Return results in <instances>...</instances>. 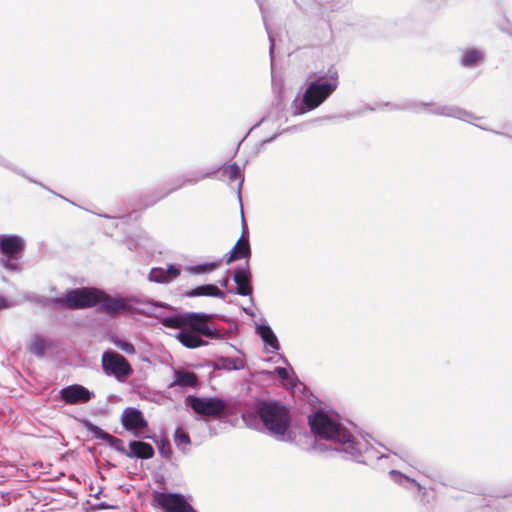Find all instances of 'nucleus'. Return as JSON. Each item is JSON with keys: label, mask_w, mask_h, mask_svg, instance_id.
<instances>
[{"label": "nucleus", "mask_w": 512, "mask_h": 512, "mask_svg": "<svg viewBox=\"0 0 512 512\" xmlns=\"http://www.w3.org/2000/svg\"><path fill=\"white\" fill-rule=\"evenodd\" d=\"M356 115H357V113H349L347 116H345V118H347V119H348V118H350V117H354V116H356Z\"/></svg>", "instance_id": "45"}, {"label": "nucleus", "mask_w": 512, "mask_h": 512, "mask_svg": "<svg viewBox=\"0 0 512 512\" xmlns=\"http://www.w3.org/2000/svg\"><path fill=\"white\" fill-rule=\"evenodd\" d=\"M389 476L394 483H396L400 486H403L407 489H415L418 492L423 491V496L426 494L425 489L420 485V483H418L415 479H412V478L406 476L405 474L401 473L400 471L390 470Z\"/></svg>", "instance_id": "24"}, {"label": "nucleus", "mask_w": 512, "mask_h": 512, "mask_svg": "<svg viewBox=\"0 0 512 512\" xmlns=\"http://www.w3.org/2000/svg\"><path fill=\"white\" fill-rule=\"evenodd\" d=\"M94 397L93 391L80 384L68 385L59 391V399L69 405L88 403Z\"/></svg>", "instance_id": "14"}, {"label": "nucleus", "mask_w": 512, "mask_h": 512, "mask_svg": "<svg viewBox=\"0 0 512 512\" xmlns=\"http://www.w3.org/2000/svg\"><path fill=\"white\" fill-rule=\"evenodd\" d=\"M112 342L115 346L121 349L126 354L132 355L135 354L136 350L134 345L131 342L121 340L119 338L112 339Z\"/></svg>", "instance_id": "33"}, {"label": "nucleus", "mask_w": 512, "mask_h": 512, "mask_svg": "<svg viewBox=\"0 0 512 512\" xmlns=\"http://www.w3.org/2000/svg\"><path fill=\"white\" fill-rule=\"evenodd\" d=\"M122 427L135 437L143 436V430H148V421L142 411L135 407H126L121 414Z\"/></svg>", "instance_id": "12"}, {"label": "nucleus", "mask_w": 512, "mask_h": 512, "mask_svg": "<svg viewBox=\"0 0 512 512\" xmlns=\"http://www.w3.org/2000/svg\"><path fill=\"white\" fill-rule=\"evenodd\" d=\"M508 136L512 137V134H508Z\"/></svg>", "instance_id": "49"}, {"label": "nucleus", "mask_w": 512, "mask_h": 512, "mask_svg": "<svg viewBox=\"0 0 512 512\" xmlns=\"http://www.w3.org/2000/svg\"><path fill=\"white\" fill-rule=\"evenodd\" d=\"M172 313L166 314L160 312L155 314L159 323L165 328L178 329L175 338L182 346L188 349H196L208 345L203 339H224L227 335L226 331H220L208 320L213 314L205 312H176L174 308Z\"/></svg>", "instance_id": "2"}, {"label": "nucleus", "mask_w": 512, "mask_h": 512, "mask_svg": "<svg viewBox=\"0 0 512 512\" xmlns=\"http://www.w3.org/2000/svg\"><path fill=\"white\" fill-rule=\"evenodd\" d=\"M296 130V127H290V128H287V129H284L283 131L281 132H278V133H275L272 137L270 138H267L265 140L262 141V145H266L268 143H271L272 141H274L279 135H281L282 133H285V132H291V131H295Z\"/></svg>", "instance_id": "35"}, {"label": "nucleus", "mask_w": 512, "mask_h": 512, "mask_svg": "<svg viewBox=\"0 0 512 512\" xmlns=\"http://www.w3.org/2000/svg\"><path fill=\"white\" fill-rule=\"evenodd\" d=\"M218 262H207L203 264L188 267L192 274H206L214 271L218 267Z\"/></svg>", "instance_id": "29"}, {"label": "nucleus", "mask_w": 512, "mask_h": 512, "mask_svg": "<svg viewBox=\"0 0 512 512\" xmlns=\"http://www.w3.org/2000/svg\"><path fill=\"white\" fill-rule=\"evenodd\" d=\"M255 332L270 352L274 353L280 350L281 346L279 340L267 322L256 324Z\"/></svg>", "instance_id": "18"}, {"label": "nucleus", "mask_w": 512, "mask_h": 512, "mask_svg": "<svg viewBox=\"0 0 512 512\" xmlns=\"http://www.w3.org/2000/svg\"><path fill=\"white\" fill-rule=\"evenodd\" d=\"M248 236V227H247V224L245 223V220H244V217L242 216V234L241 236Z\"/></svg>", "instance_id": "39"}, {"label": "nucleus", "mask_w": 512, "mask_h": 512, "mask_svg": "<svg viewBox=\"0 0 512 512\" xmlns=\"http://www.w3.org/2000/svg\"><path fill=\"white\" fill-rule=\"evenodd\" d=\"M180 273V266L176 264H170L166 269L153 267L148 274V280L157 284H168L175 280Z\"/></svg>", "instance_id": "16"}, {"label": "nucleus", "mask_w": 512, "mask_h": 512, "mask_svg": "<svg viewBox=\"0 0 512 512\" xmlns=\"http://www.w3.org/2000/svg\"><path fill=\"white\" fill-rule=\"evenodd\" d=\"M106 443L111 447L113 448L114 450H116L117 452L123 454L126 456V453H127V450L124 446V442L122 439L120 438H117V437H114V436H110L109 440L106 441Z\"/></svg>", "instance_id": "34"}, {"label": "nucleus", "mask_w": 512, "mask_h": 512, "mask_svg": "<svg viewBox=\"0 0 512 512\" xmlns=\"http://www.w3.org/2000/svg\"><path fill=\"white\" fill-rule=\"evenodd\" d=\"M510 495H512V488H511V489H509V490H508V491H506V492H503V493L499 494V495H498V497L506 498V497H508V496H510Z\"/></svg>", "instance_id": "42"}, {"label": "nucleus", "mask_w": 512, "mask_h": 512, "mask_svg": "<svg viewBox=\"0 0 512 512\" xmlns=\"http://www.w3.org/2000/svg\"><path fill=\"white\" fill-rule=\"evenodd\" d=\"M98 507L100 508H108L109 506L105 502H101L98 504Z\"/></svg>", "instance_id": "44"}, {"label": "nucleus", "mask_w": 512, "mask_h": 512, "mask_svg": "<svg viewBox=\"0 0 512 512\" xmlns=\"http://www.w3.org/2000/svg\"><path fill=\"white\" fill-rule=\"evenodd\" d=\"M150 304L155 307H164L161 303H150Z\"/></svg>", "instance_id": "46"}, {"label": "nucleus", "mask_w": 512, "mask_h": 512, "mask_svg": "<svg viewBox=\"0 0 512 512\" xmlns=\"http://www.w3.org/2000/svg\"><path fill=\"white\" fill-rule=\"evenodd\" d=\"M422 108L432 115L455 118L461 121L470 122L477 117L470 111H467L456 105H440L433 102L409 101L403 104L400 109L419 112Z\"/></svg>", "instance_id": "6"}, {"label": "nucleus", "mask_w": 512, "mask_h": 512, "mask_svg": "<svg viewBox=\"0 0 512 512\" xmlns=\"http://www.w3.org/2000/svg\"><path fill=\"white\" fill-rule=\"evenodd\" d=\"M211 367L214 370L237 371L244 369L245 364L239 357L220 356L211 363Z\"/></svg>", "instance_id": "23"}, {"label": "nucleus", "mask_w": 512, "mask_h": 512, "mask_svg": "<svg viewBox=\"0 0 512 512\" xmlns=\"http://www.w3.org/2000/svg\"><path fill=\"white\" fill-rule=\"evenodd\" d=\"M308 425L315 440H325L330 443V449L342 455V458L359 464L369 461L397 456L396 452L380 445L388 453H381L364 436L356 437L341 422L340 415L332 410H316L308 417Z\"/></svg>", "instance_id": "1"}, {"label": "nucleus", "mask_w": 512, "mask_h": 512, "mask_svg": "<svg viewBox=\"0 0 512 512\" xmlns=\"http://www.w3.org/2000/svg\"><path fill=\"white\" fill-rule=\"evenodd\" d=\"M218 172V169H213L211 171H204V170H194L189 171L182 175L179 178L174 179L171 184L172 186L161 196L158 197L157 200L162 199L163 197L167 196L168 194L186 186V185H195L198 182L212 177L215 173Z\"/></svg>", "instance_id": "15"}, {"label": "nucleus", "mask_w": 512, "mask_h": 512, "mask_svg": "<svg viewBox=\"0 0 512 512\" xmlns=\"http://www.w3.org/2000/svg\"><path fill=\"white\" fill-rule=\"evenodd\" d=\"M147 430H143V436L138 437L139 439H149L152 440L155 444H157L160 440L156 434H147Z\"/></svg>", "instance_id": "37"}, {"label": "nucleus", "mask_w": 512, "mask_h": 512, "mask_svg": "<svg viewBox=\"0 0 512 512\" xmlns=\"http://www.w3.org/2000/svg\"><path fill=\"white\" fill-rule=\"evenodd\" d=\"M154 502L164 512H197L181 493L155 492Z\"/></svg>", "instance_id": "11"}, {"label": "nucleus", "mask_w": 512, "mask_h": 512, "mask_svg": "<svg viewBox=\"0 0 512 512\" xmlns=\"http://www.w3.org/2000/svg\"><path fill=\"white\" fill-rule=\"evenodd\" d=\"M101 362L104 373L107 376H114L119 382L126 380L133 373L128 360L116 351L103 352Z\"/></svg>", "instance_id": "9"}, {"label": "nucleus", "mask_w": 512, "mask_h": 512, "mask_svg": "<svg viewBox=\"0 0 512 512\" xmlns=\"http://www.w3.org/2000/svg\"><path fill=\"white\" fill-rule=\"evenodd\" d=\"M217 169L218 171H221L223 177L228 178L230 181L239 180L237 194L239 201L241 202V189L244 183V173L239 165L237 163H232L230 165H222Z\"/></svg>", "instance_id": "22"}, {"label": "nucleus", "mask_w": 512, "mask_h": 512, "mask_svg": "<svg viewBox=\"0 0 512 512\" xmlns=\"http://www.w3.org/2000/svg\"><path fill=\"white\" fill-rule=\"evenodd\" d=\"M314 448H315V449H319L320 451H325V450H327V449H328V447H327L326 445H324V444H316V445L314 446Z\"/></svg>", "instance_id": "41"}, {"label": "nucleus", "mask_w": 512, "mask_h": 512, "mask_svg": "<svg viewBox=\"0 0 512 512\" xmlns=\"http://www.w3.org/2000/svg\"><path fill=\"white\" fill-rule=\"evenodd\" d=\"M159 454L165 458L170 459L172 457L173 451L171 447L170 440L167 437L160 438L159 442L156 444Z\"/></svg>", "instance_id": "30"}, {"label": "nucleus", "mask_w": 512, "mask_h": 512, "mask_svg": "<svg viewBox=\"0 0 512 512\" xmlns=\"http://www.w3.org/2000/svg\"><path fill=\"white\" fill-rule=\"evenodd\" d=\"M242 420L247 427L254 429L258 428L260 421L276 440L293 441L291 433H288L291 424L289 409L281 401L256 400L251 411L242 413Z\"/></svg>", "instance_id": "3"}, {"label": "nucleus", "mask_w": 512, "mask_h": 512, "mask_svg": "<svg viewBox=\"0 0 512 512\" xmlns=\"http://www.w3.org/2000/svg\"><path fill=\"white\" fill-rule=\"evenodd\" d=\"M30 182H34V183H38L37 181H35L34 179H31L29 178Z\"/></svg>", "instance_id": "47"}, {"label": "nucleus", "mask_w": 512, "mask_h": 512, "mask_svg": "<svg viewBox=\"0 0 512 512\" xmlns=\"http://www.w3.org/2000/svg\"><path fill=\"white\" fill-rule=\"evenodd\" d=\"M97 300L95 307L110 316L131 313L136 309L135 305L140 303V300L136 297H114L100 289H98Z\"/></svg>", "instance_id": "8"}, {"label": "nucleus", "mask_w": 512, "mask_h": 512, "mask_svg": "<svg viewBox=\"0 0 512 512\" xmlns=\"http://www.w3.org/2000/svg\"><path fill=\"white\" fill-rule=\"evenodd\" d=\"M185 296L188 298L193 297H215L222 300H225V293L220 290L215 284H203L199 285L185 293Z\"/></svg>", "instance_id": "21"}, {"label": "nucleus", "mask_w": 512, "mask_h": 512, "mask_svg": "<svg viewBox=\"0 0 512 512\" xmlns=\"http://www.w3.org/2000/svg\"><path fill=\"white\" fill-rule=\"evenodd\" d=\"M97 293V288H75L51 302L58 304V310L64 307L70 310L91 308L97 305Z\"/></svg>", "instance_id": "7"}, {"label": "nucleus", "mask_w": 512, "mask_h": 512, "mask_svg": "<svg viewBox=\"0 0 512 512\" xmlns=\"http://www.w3.org/2000/svg\"><path fill=\"white\" fill-rule=\"evenodd\" d=\"M174 442L181 452L187 453L188 449L186 446L191 443V439L187 432L182 430L180 427H177L174 431Z\"/></svg>", "instance_id": "27"}, {"label": "nucleus", "mask_w": 512, "mask_h": 512, "mask_svg": "<svg viewBox=\"0 0 512 512\" xmlns=\"http://www.w3.org/2000/svg\"><path fill=\"white\" fill-rule=\"evenodd\" d=\"M185 404L204 417H218L226 409V402L219 397L188 395L185 398Z\"/></svg>", "instance_id": "10"}, {"label": "nucleus", "mask_w": 512, "mask_h": 512, "mask_svg": "<svg viewBox=\"0 0 512 512\" xmlns=\"http://www.w3.org/2000/svg\"><path fill=\"white\" fill-rule=\"evenodd\" d=\"M274 372L278 375L282 380H287L289 378V372L285 367H275Z\"/></svg>", "instance_id": "36"}, {"label": "nucleus", "mask_w": 512, "mask_h": 512, "mask_svg": "<svg viewBox=\"0 0 512 512\" xmlns=\"http://www.w3.org/2000/svg\"><path fill=\"white\" fill-rule=\"evenodd\" d=\"M338 70L330 66L325 74L318 75L309 82L301 98L296 97L291 104L294 116L303 115L324 103L337 89Z\"/></svg>", "instance_id": "4"}, {"label": "nucleus", "mask_w": 512, "mask_h": 512, "mask_svg": "<svg viewBox=\"0 0 512 512\" xmlns=\"http://www.w3.org/2000/svg\"><path fill=\"white\" fill-rule=\"evenodd\" d=\"M255 1L257 2L258 6H259V9H260V11L262 13V18H263L264 25H265V28H266V31H267V34H268L269 42H270L269 53H270V56L272 58L273 57L274 46H275V40H274L271 32L269 31L268 27H267L263 1L262 0H255Z\"/></svg>", "instance_id": "32"}, {"label": "nucleus", "mask_w": 512, "mask_h": 512, "mask_svg": "<svg viewBox=\"0 0 512 512\" xmlns=\"http://www.w3.org/2000/svg\"><path fill=\"white\" fill-rule=\"evenodd\" d=\"M233 281L236 284V288L229 290V292L240 296H249L250 301L253 302L252 273L248 261L234 269Z\"/></svg>", "instance_id": "13"}, {"label": "nucleus", "mask_w": 512, "mask_h": 512, "mask_svg": "<svg viewBox=\"0 0 512 512\" xmlns=\"http://www.w3.org/2000/svg\"><path fill=\"white\" fill-rule=\"evenodd\" d=\"M251 256V247L249 243V237L246 236H240L236 244L233 246V248L226 254V262L227 264H230L236 260L239 259H248Z\"/></svg>", "instance_id": "19"}, {"label": "nucleus", "mask_w": 512, "mask_h": 512, "mask_svg": "<svg viewBox=\"0 0 512 512\" xmlns=\"http://www.w3.org/2000/svg\"><path fill=\"white\" fill-rule=\"evenodd\" d=\"M31 300L42 307L49 308L51 310H58V304L51 302V301L55 300V297H45V296L34 295L31 298Z\"/></svg>", "instance_id": "31"}, {"label": "nucleus", "mask_w": 512, "mask_h": 512, "mask_svg": "<svg viewBox=\"0 0 512 512\" xmlns=\"http://www.w3.org/2000/svg\"><path fill=\"white\" fill-rule=\"evenodd\" d=\"M50 346L51 343L49 340L44 338L41 334H34L30 344L28 345V349L36 357L42 358Z\"/></svg>", "instance_id": "26"}, {"label": "nucleus", "mask_w": 512, "mask_h": 512, "mask_svg": "<svg viewBox=\"0 0 512 512\" xmlns=\"http://www.w3.org/2000/svg\"><path fill=\"white\" fill-rule=\"evenodd\" d=\"M229 276L226 275L224 278H222L221 280H219V284L220 286L224 287V288H227L228 284H229Z\"/></svg>", "instance_id": "40"}, {"label": "nucleus", "mask_w": 512, "mask_h": 512, "mask_svg": "<svg viewBox=\"0 0 512 512\" xmlns=\"http://www.w3.org/2000/svg\"><path fill=\"white\" fill-rule=\"evenodd\" d=\"M155 455L154 447L147 442L141 440H130L126 457L131 459L148 460Z\"/></svg>", "instance_id": "17"}, {"label": "nucleus", "mask_w": 512, "mask_h": 512, "mask_svg": "<svg viewBox=\"0 0 512 512\" xmlns=\"http://www.w3.org/2000/svg\"><path fill=\"white\" fill-rule=\"evenodd\" d=\"M243 311L251 317H254L255 315L251 308H243Z\"/></svg>", "instance_id": "43"}, {"label": "nucleus", "mask_w": 512, "mask_h": 512, "mask_svg": "<svg viewBox=\"0 0 512 512\" xmlns=\"http://www.w3.org/2000/svg\"><path fill=\"white\" fill-rule=\"evenodd\" d=\"M12 306L11 302H9L6 297L0 295V311L4 309H8Z\"/></svg>", "instance_id": "38"}, {"label": "nucleus", "mask_w": 512, "mask_h": 512, "mask_svg": "<svg viewBox=\"0 0 512 512\" xmlns=\"http://www.w3.org/2000/svg\"><path fill=\"white\" fill-rule=\"evenodd\" d=\"M264 120H265L264 118L261 119V121L259 123H257L256 126H258L261 122H264Z\"/></svg>", "instance_id": "48"}, {"label": "nucleus", "mask_w": 512, "mask_h": 512, "mask_svg": "<svg viewBox=\"0 0 512 512\" xmlns=\"http://www.w3.org/2000/svg\"><path fill=\"white\" fill-rule=\"evenodd\" d=\"M84 427L86 428L87 431H89L94 438L96 439H100V440H103V441H107L109 440L111 434L108 433L107 431L103 430L102 428H100L99 426L95 425L94 423H92L91 421L89 420H86L84 422Z\"/></svg>", "instance_id": "28"}, {"label": "nucleus", "mask_w": 512, "mask_h": 512, "mask_svg": "<svg viewBox=\"0 0 512 512\" xmlns=\"http://www.w3.org/2000/svg\"><path fill=\"white\" fill-rule=\"evenodd\" d=\"M484 59H485V57H484V54L482 51H480L476 48H471V49L466 50L462 54L461 59H460V64L464 68L471 69V68H475V67L479 66L480 64H482L484 62Z\"/></svg>", "instance_id": "25"}, {"label": "nucleus", "mask_w": 512, "mask_h": 512, "mask_svg": "<svg viewBox=\"0 0 512 512\" xmlns=\"http://www.w3.org/2000/svg\"><path fill=\"white\" fill-rule=\"evenodd\" d=\"M25 240L16 234L0 235V264L8 271L20 272L19 260L25 250Z\"/></svg>", "instance_id": "5"}, {"label": "nucleus", "mask_w": 512, "mask_h": 512, "mask_svg": "<svg viewBox=\"0 0 512 512\" xmlns=\"http://www.w3.org/2000/svg\"><path fill=\"white\" fill-rule=\"evenodd\" d=\"M174 380L169 384V387H180V388H197L199 386V380L194 372H190L184 369H173Z\"/></svg>", "instance_id": "20"}]
</instances>
